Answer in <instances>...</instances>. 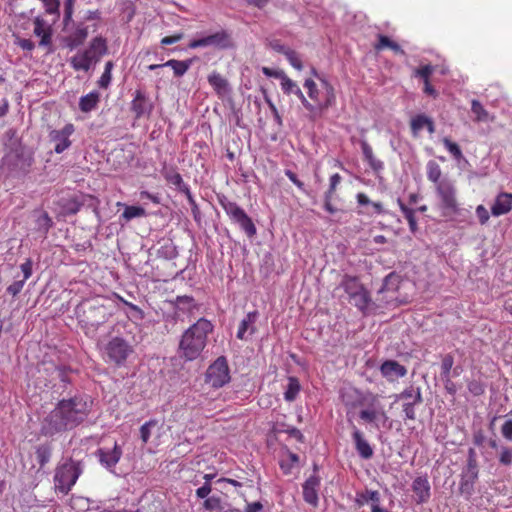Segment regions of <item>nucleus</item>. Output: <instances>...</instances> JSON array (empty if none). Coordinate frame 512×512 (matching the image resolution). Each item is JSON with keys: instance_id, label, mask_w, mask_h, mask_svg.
Instances as JSON below:
<instances>
[{"instance_id": "nucleus-1", "label": "nucleus", "mask_w": 512, "mask_h": 512, "mask_svg": "<svg viewBox=\"0 0 512 512\" xmlns=\"http://www.w3.org/2000/svg\"><path fill=\"white\" fill-rule=\"evenodd\" d=\"M91 396L79 393L58 401L41 421L40 433L46 437L73 430L86 421L92 412Z\"/></svg>"}, {"instance_id": "nucleus-2", "label": "nucleus", "mask_w": 512, "mask_h": 512, "mask_svg": "<svg viewBox=\"0 0 512 512\" xmlns=\"http://www.w3.org/2000/svg\"><path fill=\"white\" fill-rule=\"evenodd\" d=\"M213 324L200 318L183 333L179 342V355L186 361L197 359L207 345L208 335L213 332Z\"/></svg>"}, {"instance_id": "nucleus-3", "label": "nucleus", "mask_w": 512, "mask_h": 512, "mask_svg": "<svg viewBox=\"0 0 512 512\" xmlns=\"http://www.w3.org/2000/svg\"><path fill=\"white\" fill-rule=\"evenodd\" d=\"M76 313L83 327L93 329L107 322L112 315L109 308L98 299L84 301L77 307Z\"/></svg>"}, {"instance_id": "nucleus-4", "label": "nucleus", "mask_w": 512, "mask_h": 512, "mask_svg": "<svg viewBox=\"0 0 512 512\" xmlns=\"http://www.w3.org/2000/svg\"><path fill=\"white\" fill-rule=\"evenodd\" d=\"M82 471V462L74 460L73 458H68L62 464L58 465L54 475L56 491L67 495L75 485Z\"/></svg>"}, {"instance_id": "nucleus-5", "label": "nucleus", "mask_w": 512, "mask_h": 512, "mask_svg": "<svg viewBox=\"0 0 512 512\" xmlns=\"http://www.w3.org/2000/svg\"><path fill=\"white\" fill-rule=\"evenodd\" d=\"M217 199L230 220L237 224L248 238H254L257 234V228L245 210L236 202L229 200L224 194H218Z\"/></svg>"}, {"instance_id": "nucleus-6", "label": "nucleus", "mask_w": 512, "mask_h": 512, "mask_svg": "<svg viewBox=\"0 0 512 512\" xmlns=\"http://www.w3.org/2000/svg\"><path fill=\"white\" fill-rule=\"evenodd\" d=\"M436 193L440 200L439 207L443 216L452 217L458 214L459 204L456 197V188L450 179L443 178L436 186Z\"/></svg>"}, {"instance_id": "nucleus-7", "label": "nucleus", "mask_w": 512, "mask_h": 512, "mask_svg": "<svg viewBox=\"0 0 512 512\" xmlns=\"http://www.w3.org/2000/svg\"><path fill=\"white\" fill-rule=\"evenodd\" d=\"M104 353L109 362L122 367L134 353V348L126 339L115 336L105 344Z\"/></svg>"}, {"instance_id": "nucleus-8", "label": "nucleus", "mask_w": 512, "mask_h": 512, "mask_svg": "<svg viewBox=\"0 0 512 512\" xmlns=\"http://www.w3.org/2000/svg\"><path fill=\"white\" fill-rule=\"evenodd\" d=\"M234 46L232 34L224 29L201 38L193 39L188 44L189 49L214 47L219 50H226L234 48Z\"/></svg>"}, {"instance_id": "nucleus-9", "label": "nucleus", "mask_w": 512, "mask_h": 512, "mask_svg": "<svg viewBox=\"0 0 512 512\" xmlns=\"http://www.w3.org/2000/svg\"><path fill=\"white\" fill-rule=\"evenodd\" d=\"M230 379V369L225 356L218 357L205 373V383L216 389L229 383Z\"/></svg>"}, {"instance_id": "nucleus-10", "label": "nucleus", "mask_w": 512, "mask_h": 512, "mask_svg": "<svg viewBox=\"0 0 512 512\" xmlns=\"http://www.w3.org/2000/svg\"><path fill=\"white\" fill-rule=\"evenodd\" d=\"M400 400L404 401L402 407L405 418L415 420V406L420 405L423 402L421 388L414 385L406 387L401 393L396 395V401Z\"/></svg>"}, {"instance_id": "nucleus-11", "label": "nucleus", "mask_w": 512, "mask_h": 512, "mask_svg": "<svg viewBox=\"0 0 512 512\" xmlns=\"http://www.w3.org/2000/svg\"><path fill=\"white\" fill-rule=\"evenodd\" d=\"M122 454V447L117 442H114V445L111 448L101 447L95 452L100 464L110 472L114 471L117 463L122 457Z\"/></svg>"}, {"instance_id": "nucleus-12", "label": "nucleus", "mask_w": 512, "mask_h": 512, "mask_svg": "<svg viewBox=\"0 0 512 512\" xmlns=\"http://www.w3.org/2000/svg\"><path fill=\"white\" fill-rule=\"evenodd\" d=\"M130 109L134 113L135 119H140L151 115L154 104L143 89H137L133 94Z\"/></svg>"}, {"instance_id": "nucleus-13", "label": "nucleus", "mask_w": 512, "mask_h": 512, "mask_svg": "<svg viewBox=\"0 0 512 512\" xmlns=\"http://www.w3.org/2000/svg\"><path fill=\"white\" fill-rule=\"evenodd\" d=\"M320 475H310L302 484V496L305 503L317 508L319 505Z\"/></svg>"}, {"instance_id": "nucleus-14", "label": "nucleus", "mask_w": 512, "mask_h": 512, "mask_svg": "<svg viewBox=\"0 0 512 512\" xmlns=\"http://www.w3.org/2000/svg\"><path fill=\"white\" fill-rule=\"evenodd\" d=\"M68 35L64 36L62 41L64 45L70 50L76 49L77 47L84 44L88 37V26L84 22L78 21L73 23V27L68 31Z\"/></svg>"}, {"instance_id": "nucleus-15", "label": "nucleus", "mask_w": 512, "mask_h": 512, "mask_svg": "<svg viewBox=\"0 0 512 512\" xmlns=\"http://www.w3.org/2000/svg\"><path fill=\"white\" fill-rule=\"evenodd\" d=\"M74 131H75L74 125L71 123H68L62 129L52 130L49 133L50 140L55 143L54 151L57 154L63 153L65 150H67L71 146L72 143H71L69 137L74 133Z\"/></svg>"}, {"instance_id": "nucleus-16", "label": "nucleus", "mask_w": 512, "mask_h": 512, "mask_svg": "<svg viewBox=\"0 0 512 512\" xmlns=\"http://www.w3.org/2000/svg\"><path fill=\"white\" fill-rule=\"evenodd\" d=\"M349 299L351 303L364 315L375 313L379 308V306L372 301L370 293L366 288L361 292L352 295Z\"/></svg>"}, {"instance_id": "nucleus-17", "label": "nucleus", "mask_w": 512, "mask_h": 512, "mask_svg": "<svg viewBox=\"0 0 512 512\" xmlns=\"http://www.w3.org/2000/svg\"><path fill=\"white\" fill-rule=\"evenodd\" d=\"M412 491L417 504L427 503L431 497V486L427 475L418 476L413 480Z\"/></svg>"}, {"instance_id": "nucleus-18", "label": "nucleus", "mask_w": 512, "mask_h": 512, "mask_svg": "<svg viewBox=\"0 0 512 512\" xmlns=\"http://www.w3.org/2000/svg\"><path fill=\"white\" fill-rule=\"evenodd\" d=\"M381 375L392 382L407 374V368L396 360H385L380 366Z\"/></svg>"}, {"instance_id": "nucleus-19", "label": "nucleus", "mask_w": 512, "mask_h": 512, "mask_svg": "<svg viewBox=\"0 0 512 512\" xmlns=\"http://www.w3.org/2000/svg\"><path fill=\"white\" fill-rule=\"evenodd\" d=\"M352 440L358 455L365 460L371 459L374 455L373 448L365 439L364 434L353 425Z\"/></svg>"}, {"instance_id": "nucleus-20", "label": "nucleus", "mask_w": 512, "mask_h": 512, "mask_svg": "<svg viewBox=\"0 0 512 512\" xmlns=\"http://www.w3.org/2000/svg\"><path fill=\"white\" fill-rule=\"evenodd\" d=\"M57 205L60 208V214L63 216L75 215L80 210V193L59 198Z\"/></svg>"}, {"instance_id": "nucleus-21", "label": "nucleus", "mask_w": 512, "mask_h": 512, "mask_svg": "<svg viewBox=\"0 0 512 512\" xmlns=\"http://www.w3.org/2000/svg\"><path fill=\"white\" fill-rule=\"evenodd\" d=\"M34 34L40 37L39 45L43 47L51 46L52 44V28L46 23L41 17L37 16L34 18Z\"/></svg>"}, {"instance_id": "nucleus-22", "label": "nucleus", "mask_w": 512, "mask_h": 512, "mask_svg": "<svg viewBox=\"0 0 512 512\" xmlns=\"http://www.w3.org/2000/svg\"><path fill=\"white\" fill-rule=\"evenodd\" d=\"M162 175L169 184L175 186L178 192L183 193L185 196L191 194L189 185L183 181L181 174L177 172L176 168H165L162 171Z\"/></svg>"}, {"instance_id": "nucleus-23", "label": "nucleus", "mask_w": 512, "mask_h": 512, "mask_svg": "<svg viewBox=\"0 0 512 512\" xmlns=\"http://www.w3.org/2000/svg\"><path fill=\"white\" fill-rule=\"evenodd\" d=\"M258 317L259 312L257 310L247 313V315L244 317V319H242V321L239 324V328L236 335L238 339L246 340L247 332L249 333V335H253L257 331L255 323L258 320Z\"/></svg>"}, {"instance_id": "nucleus-24", "label": "nucleus", "mask_w": 512, "mask_h": 512, "mask_svg": "<svg viewBox=\"0 0 512 512\" xmlns=\"http://www.w3.org/2000/svg\"><path fill=\"white\" fill-rule=\"evenodd\" d=\"M512 210V193L501 192L495 198L491 206V213L493 216H501L509 213Z\"/></svg>"}, {"instance_id": "nucleus-25", "label": "nucleus", "mask_w": 512, "mask_h": 512, "mask_svg": "<svg viewBox=\"0 0 512 512\" xmlns=\"http://www.w3.org/2000/svg\"><path fill=\"white\" fill-rule=\"evenodd\" d=\"M478 475L473 473L461 472L459 483V494L469 501L475 492V484Z\"/></svg>"}, {"instance_id": "nucleus-26", "label": "nucleus", "mask_w": 512, "mask_h": 512, "mask_svg": "<svg viewBox=\"0 0 512 512\" xmlns=\"http://www.w3.org/2000/svg\"><path fill=\"white\" fill-rule=\"evenodd\" d=\"M207 80L219 97H224L231 93V87L228 80L217 71L211 72L208 75Z\"/></svg>"}, {"instance_id": "nucleus-27", "label": "nucleus", "mask_w": 512, "mask_h": 512, "mask_svg": "<svg viewBox=\"0 0 512 512\" xmlns=\"http://www.w3.org/2000/svg\"><path fill=\"white\" fill-rule=\"evenodd\" d=\"M342 177L340 174L335 173L329 179V187L327 191L324 193V209L329 214H335L338 212V209L332 204V200L334 194L336 192L337 186L340 184Z\"/></svg>"}, {"instance_id": "nucleus-28", "label": "nucleus", "mask_w": 512, "mask_h": 512, "mask_svg": "<svg viewBox=\"0 0 512 512\" xmlns=\"http://www.w3.org/2000/svg\"><path fill=\"white\" fill-rule=\"evenodd\" d=\"M359 144L361 146L363 158L368 163L369 167L375 174L380 173L384 169V163L374 156L372 147L365 139H360Z\"/></svg>"}, {"instance_id": "nucleus-29", "label": "nucleus", "mask_w": 512, "mask_h": 512, "mask_svg": "<svg viewBox=\"0 0 512 512\" xmlns=\"http://www.w3.org/2000/svg\"><path fill=\"white\" fill-rule=\"evenodd\" d=\"M400 283L401 276L396 272H391L384 278L382 286L378 290V294H395L400 287Z\"/></svg>"}, {"instance_id": "nucleus-30", "label": "nucleus", "mask_w": 512, "mask_h": 512, "mask_svg": "<svg viewBox=\"0 0 512 512\" xmlns=\"http://www.w3.org/2000/svg\"><path fill=\"white\" fill-rule=\"evenodd\" d=\"M100 102V93L96 90L90 92L87 95L80 97L79 109L84 113H89L95 110Z\"/></svg>"}, {"instance_id": "nucleus-31", "label": "nucleus", "mask_w": 512, "mask_h": 512, "mask_svg": "<svg viewBox=\"0 0 512 512\" xmlns=\"http://www.w3.org/2000/svg\"><path fill=\"white\" fill-rule=\"evenodd\" d=\"M194 62V58L187 60H176L170 59L164 63L165 67H170L173 70L175 77H182L191 67Z\"/></svg>"}, {"instance_id": "nucleus-32", "label": "nucleus", "mask_w": 512, "mask_h": 512, "mask_svg": "<svg viewBox=\"0 0 512 512\" xmlns=\"http://www.w3.org/2000/svg\"><path fill=\"white\" fill-rule=\"evenodd\" d=\"M340 286L344 289L349 297L355 295L358 292H361L365 288L357 277L349 275H345L343 277Z\"/></svg>"}, {"instance_id": "nucleus-33", "label": "nucleus", "mask_w": 512, "mask_h": 512, "mask_svg": "<svg viewBox=\"0 0 512 512\" xmlns=\"http://www.w3.org/2000/svg\"><path fill=\"white\" fill-rule=\"evenodd\" d=\"M368 502H371V505L380 503V493L369 489L356 493L355 504L358 507H362Z\"/></svg>"}, {"instance_id": "nucleus-34", "label": "nucleus", "mask_w": 512, "mask_h": 512, "mask_svg": "<svg viewBox=\"0 0 512 512\" xmlns=\"http://www.w3.org/2000/svg\"><path fill=\"white\" fill-rule=\"evenodd\" d=\"M156 254L159 258L172 260L178 256V249L171 239H167L157 249Z\"/></svg>"}, {"instance_id": "nucleus-35", "label": "nucleus", "mask_w": 512, "mask_h": 512, "mask_svg": "<svg viewBox=\"0 0 512 512\" xmlns=\"http://www.w3.org/2000/svg\"><path fill=\"white\" fill-rule=\"evenodd\" d=\"M300 389H301V386H300L298 378L293 377V376L289 377L288 385L284 392V399L288 402H293L297 398V396L300 392Z\"/></svg>"}, {"instance_id": "nucleus-36", "label": "nucleus", "mask_w": 512, "mask_h": 512, "mask_svg": "<svg viewBox=\"0 0 512 512\" xmlns=\"http://www.w3.org/2000/svg\"><path fill=\"white\" fill-rule=\"evenodd\" d=\"M99 204L100 201L98 198L89 194L80 193V208L86 207L91 209L98 218H100Z\"/></svg>"}, {"instance_id": "nucleus-37", "label": "nucleus", "mask_w": 512, "mask_h": 512, "mask_svg": "<svg viewBox=\"0 0 512 512\" xmlns=\"http://www.w3.org/2000/svg\"><path fill=\"white\" fill-rule=\"evenodd\" d=\"M70 64L75 71H88L93 65L82 52H78L73 56L70 60Z\"/></svg>"}, {"instance_id": "nucleus-38", "label": "nucleus", "mask_w": 512, "mask_h": 512, "mask_svg": "<svg viewBox=\"0 0 512 512\" xmlns=\"http://www.w3.org/2000/svg\"><path fill=\"white\" fill-rule=\"evenodd\" d=\"M398 204H399L400 210L402 211L404 217L408 221L410 231L412 233H416V231L418 230V226H417V221H416V217H415V210L407 207L402 202L401 199H398Z\"/></svg>"}, {"instance_id": "nucleus-39", "label": "nucleus", "mask_w": 512, "mask_h": 512, "mask_svg": "<svg viewBox=\"0 0 512 512\" xmlns=\"http://www.w3.org/2000/svg\"><path fill=\"white\" fill-rule=\"evenodd\" d=\"M35 453L40 468H43L50 461L52 449L49 444H41L36 448Z\"/></svg>"}, {"instance_id": "nucleus-40", "label": "nucleus", "mask_w": 512, "mask_h": 512, "mask_svg": "<svg viewBox=\"0 0 512 512\" xmlns=\"http://www.w3.org/2000/svg\"><path fill=\"white\" fill-rule=\"evenodd\" d=\"M53 226V221L47 212H42L36 219V229L46 235Z\"/></svg>"}, {"instance_id": "nucleus-41", "label": "nucleus", "mask_w": 512, "mask_h": 512, "mask_svg": "<svg viewBox=\"0 0 512 512\" xmlns=\"http://www.w3.org/2000/svg\"><path fill=\"white\" fill-rule=\"evenodd\" d=\"M89 48L93 50L97 56L102 57L108 52L107 41L102 36L93 38L89 43Z\"/></svg>"}, {"instance_id": "nucleus-42", "label": "nucleus", "mask_w": 512, "mask_h": 512, "mask_svg": "<svg viewBox=\"0 0 512 512\" xmlns=\"http://www.w3.org/2000/svg\"><path fill=\"white\" fill-rule=\"evenodd\" d=\"M471 111L475 115L477 122H486L489 120V113L478 100H472Z\"/></svg>"}, {"instance_id": "nucleus-43", "label": "nucleus", "mask_w": 512, "mask_h": 512, "mask_svg": "<svg viewBox=\"0 0 512 512\" xmlns=\"http://www.w3.org/2000/svg\"><path fill=\"white\" fill-rule=\"evenodd\" d=\"M441 168L435 161L430 160L427 163V178L433 182L436 186L441 182Z\"/></svg>"}, {"instance_id": "nucleus-44", "label": "nucleus", "mask_w": 512, "mask_h": 512, "mask_svg": "<svg viewBox=\"0 0 512 512\" xmlns=\"http://www.w3.org/2000/svg\"><path fill=\"white\" fill-rule=\"evenodd\" d=\"M114 67V63L112 61H108L105 64L104 72L98 80V86L103 89H107L111 83L112 75L111 71Z\"/></svg>"}, {"instance_id": "nucleus-45", "label": "nucleus", "mask_w": 512, "mask_h": 512, "mask_svg": "<svg viewBox=\"0 0 512 512\" xmlns=\"http://www.w3.org/2000/svg\"><path fill=\"white\" fill-rule=\"evenodd\" d=\"M296 96L301 101L302 105L310 112V118L312 120H315L317 117H319V107L317 105L311 104L302 93L301 89H297Z\"/></svg>"}, {"instance_id": "nucleus-46", "label": "nucleus", "mask_w": 512, "mask_h": 512, "mask_svg": "<svg viewBox=\"0 0 512 512\" xmlns=\"http://www.w3.org/2000/svg\"><path fill=\"white\" fill-rule=\"evenodd\" d=\"M146 215V211L144 208L140 206H126L124 212L121 217H123L126 221H130L133 218L143 217Z\"/></svg>"}, {"instance_id": "nucleus-47", "label": "nucleus", "mask_w": 512, "mask_h": 512, "mask_svg": "<svg viewBox=\"0 0 512 512\" xmlns=\"http://www.w3.org/2000/svg\"><path fill=\"white\" fill-rule=\"evenodd\" d=\"M54 372L56 374V377L60 379L61 382H63L65 385L71 383L70 374L73 372L71 367L66 365H58L55 366Z\"/></svg>"}, {"instance_id": "nucleus-48", "label": "nucleus", "mask_w": 512, "mask_h": 512, "mask_svg": "<svg viewBox=\"0 0 512 512\" xmlns=\"http://www.w3.org/2000/svg\"><path fill=\"white\" fill-rule=\"evenodd\" d=\"M261 91L263 93V97H264V100L265 102L267 103L273 117H274V120L275 122L277 123V125L279 127H282L283 125V121H282V117L280 116L276 106L274 105V103L272 102V100L270 99L268 93H267V90L265 88H261Z\"/></svg>"}, {"instance_id": "nucleus-49", "label": "nucleus", "mask_w": 512, "mask_h": 512, "mask_svg": "<svg viewBox=\"0 0 512 512\" xmlns=\"http://www.w3.org/2000/svg\"><path fill=\"white\" fill-rule=\"evenodd\" d=\"M279 79L281 80V88L285 94L294 93L296 95L297 89L300 88L293 80H291L284 72Z\"/></svg>"}, {"instance_id": "nucleus-50", "label": "nucleus", "mask_w": 512, "mask_h": 512, "mask_svg": "<svg viewBox=\"0 0 512 512\" xmlns=\"http://www.w3.org/2000/svg\"><path fill=\"white\" fill-rule=\"evenodd\" d=\"M445 148L451 153V155L456 159L460 160L463 158L462 151L458 144L452 142L449 138L445 137L442 140Z\"/></svg>"}, {"instance_id": "nucleus-51", "label": "nucleus", "mask_w": 512, "mask_h": 512, "mask_svg": "<svg viewBox=\"0 0 512 512\" xmlns=\"http://www.w3.org/2000/svg\"><path fill=\"white\" fill-rule=\"evenodd\" d=\"M176 306L179 310H182V311H190L192 308L195 307V304H194V298L191 297V296H187V295H184V296H178L176 298Z\"/></svg>"}, {"instance_id": "nucleus-52", "label": "nucleus", "mask_w": 512, "mask_h": 512, "mask_svg": "<svg viewBox=\"0 0 512 512\" xmlns=\"http://www.w3.org/2000/svg\"><path fill=\"white\" fill-rule=\"evenodd\" d=\"M158 424V421L155 420V419H151L147 422H145L141 427H140V437H141V440L144 442V443H147L150 439V436H151V429L153 427H155L156 425Z\"/></svg>"}, {"instance_id": "nucleus-53", "label": "nucleus", "mask_w": 512, "mask_h": 512, "mask_svg": "<svg viewBox=\"0 0 512 512\" xmlns=\"http://www.w3.org/2000/svg\"><path fill=\"white\" fill-rule=\"evenodd\" d=\"M467 388L474 396H481L485 393V384L481 380H470L467 384Z\"/></svg>"}, {"instance_id": "nucleus-54", "label": "nucleus", "mask_w": 512, "mask_h": 512, "mask_svg": "<svg viewBox=\"0 0 512 512\" xmlns=\"http://www.w3.org/2000/svg\"><path fill=\"white\" fill-rule=\"evenodd\" d=\"M428 122V117L424 114H419L411 120V130L414 135L422 130Z\"/></svg>"}, {"instance_id": "nucleus-55", "label": "nucleus", "mask_w": 512, "mask_h": 512, "mask_svg": "<svg viewBox=\"0 0 512 512\" xmlns=\"http://www.w3.org/2000/svg\"><path fill=\"white\" fill-rule=\"evenodd\" d=\"M45 8L47 14L55 15L57 18L60 16V1L59 0H40Z\"/></svg>"}, {"instance_id": "nucleus-56", "label": "nucleus", "mask_w": 512, "mask_h": 512, "mask_svg": "<svg viewBox=\"0 0 512 512\" xmlns=\"http://www.w3.org/2000/svg\"><path fill=\"white\" fill-rule=\"evenodd\" d=\"M453 365H454V357L451 354H446L442 358L441 374H440L441 377H449Z\"/></svg>"}, {"instance_id": "nucleus-57", "label": "nucleus", "mask_w": 512, "mask_h": 512, "mask_svg": "<svg viewBox=\"0 0 512 512\" xmlns=\"http://www.w3.org/2000/svg\"><path fill=\"white\" fill-rule=\"evenodd\" d=\"M186 198L191 206V212H192L194 221L198 224H201L202 214H201L198 204L196 203V201L194 199V196L191 193L188 196H186Z\"/></svg>"}, {"instance_id": "nucleus-58", "label": "nucleus", "mask_w": 512, "mask_h": 512, "mask_svg": "<svg viewBox=\"0 0 512 512\" xmlns=\"http://www.w3.org/2000/svg\"><path fill=\"white\" fill-rule=\"evenodd\" d=\"M203 507L206 510H218L220 512L224 509V507L221 504V499L216 496L206 498L203 503Z\"/></svg>"}, {"instance_id": "nucleus-59", "label": "nucleus", "mask_w": 512, "mask_h": 512, "mask_svg": "<svg viewBox=\"0 0 512 512\" xmlns=\"http://www.w3.org/2000/svg\"><path fill=\"white\" fill-rule=\"evenodd\" d=\"M434 72V67L430 64L424 65L415 70L414 75L423 80V82L429 81L430 76Z\"/></svg>"}, {"instance_id": "nucleus-60", "label": "nucleus", "mask_w": 512, "mask_h": 512, "mask_svg": "<svg viewBox=\"0 0 512 512\" xmlns=\"http://www.w3.org/2000/svg\"><path fill=\"white\" fill-rule=\"evenodd\" d=\"M377 39H378L377 43L374 44V49L377 51H381L385 48L392 47V44L394 42L388 36L383 35V34H378Z\"/></svg>"}, {"instance_id": "nucleus-61", "label": "nucleus", "mask_w": 512, "mask_h": 512, "mask_svg": "<svg viewBox=\"0 0 512 512\" xmlns=\"http://www.w3.org/2000/svg\"><path fill=\"white\" fill-rule=\"evenodd\" d=\"M286 58L287 60L289 61V63L297 70H302L303 69V64H302V61H301V58L299 57L298 53L294 50H290L287 54H286Z\"/></svg>"}, {"instance_id": "nucleus-62", "label": "nucleus", "mask_w": 512, "mask_h": 512, "mask_svg": "<svg viewBox=\"0 0 512 512\" xmlns=\"http://www.w3.org/2000/svg\"><path fill=\"white\" fill-rule=\"evenodd\" d=\"M500 464L504 466H510L512 464V449L509 447H502L500 456H499Z\"/></svg>"}, {"instance_id": "nucleus-63", "label": "nucleus", "mask_w": 512, "mask_h": 512, "mask_svg": "<svg viewBox=\"0 0 512 512\" xmlns=\"http://www.w3.org/2000/svg\"><path fill=\"white\" fill-rule=\"evenodd\" d=\"M25 282L26 281L23 279L15 280L11 285L7 287L6 292L13 297L17 296L23 289Z\"/></svg>"}, {"instance_id": "nucleus-64", "label": "nucleus", "mask_w": 512, "mask_h": 512, "mask_svg": "<svg viewBox=\"0 0 512 512\" xmlns=\"http://www.w3.org/2000/svg\"><path fill=\"white\" fill-rule=\"evenodd\" d=\"M502 436L509 441H512V419H507L501 427Z\"/></svg>"}]
</instances>
